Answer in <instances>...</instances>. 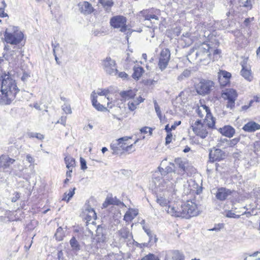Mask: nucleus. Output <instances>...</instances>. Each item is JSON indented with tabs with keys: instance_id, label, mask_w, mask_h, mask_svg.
Returning a JSON list of instances; mask_svg holds the SVG:
<instances>
[{
	"instance_id": "nucleus-52",
	"label": "nucleus",
	"mask_w": 260,
	"mask_h": 260,
	"mask_svg": "<svg viewBox=\"0 0 260 260\" xmlns=\"http://www.w3.org/2000/svg\"><path fill=\"white\" fill-rule=\"evenodd\" d=\"M59 48V46L58 44H57L55 46H54V47H53V54H54V55L55 57V59L56 61V63L58 64H59V62L58 61V58L56 55V51L58 50Z\"/></svg>"
},
{
	"instance_id": "nucleus-20",
	"label": "nucleus",
	"mask_w": 260,
	"mask_h": 260,
	"mask_svg": "<svg viewBox=\"0 0 260 260\" xmlns=\"http://www.w3.org/2000/svg\"><path fill=\"white\" fill-rule=\"evenodd\" d=\"M79 7L81 12L84 14H89L93 11L91 5L86 1L79 3Z\"/></svg>"
},
{
	"instance_id": "nucleus-11",
	"label": "nucleus",
	"mask_w": 260,
	"mask_h": 260,
	"mask_svg": "<svg viewBox=\"0 0 260 260\" xmlns=\"http://www.w3.org/2000/svg\"><path fill=\"white\" fill-rule=\"evenodd\" d=\"M222 98L228 100L226 107L232 109L235 106V102L237 97V92L233 89H227L222 93Z\"/></svg>"
},
{
	"instance_id": "nucleus-55",
	"label": "nucleus",
	"mask_w": 260,
	"mask_h": 260,
	"mask_svg": "<svg viewBox=\"0 0 260 260\" xmlns=\"http://www.w3.org/2000/svg\"><path fill=\"white\" fill-rule=\"evenodd\" d=\"M244 260H257L256 253H253L252 254L248 255L245 257Z\"/></svg>"
},
{
	"instance_id": "nucleus-12",
	"label": "nucleus",
	"mask_w": 260,
	"mask_h": 260,
	"mask_svg": "<svg viewBox=\"0 0 260 260\" xmlns=\"http://www.w3.org/2000/svg\"><path fill=\"white\" fill-rule=\"evenodd\" d=\"M214 86V83L211 80H201L196 86V90L200 94H207Z\"/></svg>"
},
{
	"instance_id": "nucleus-7",
	"label": "nucleus",
	"mask_w": 260,
	"mask_h": 260,
	"mask_svg": "<svg viewBox=\"0 0 260 260\" xmlns=\"http://www.w3.org/2000/svg\"><path fill=\"white\" fill-rule=\"evenodd\" d=\"M197 112L201 118H203L205 116V120L207 121V125L209 127H213L215 125V120L212 116L210 110L207 106L206 105L199 106L197 110Z\"/></svg>"
},
{
	"instance_id": "nucleus-1",
	"label": "nucleus",
	"mask_w": 260,
	"mask_h": 260,
	"mask_svg": "<svg viewBox=\"0 0 260 260\" xmlns=\"http://www.w3.org/2000/svg\"><path fill=\"white\" fill-rule=\"evenodd\" d=\"M156 188L159 190L165 191L162 195L157 196L156 202L160 206L166 208L165 210L168 214L186 219L198 215L199 210L195 203L187 201L178 207L176 203L172 202L177 191L175 188L174 191L167 189H161L160 187Z\"/></svg>"
},
{
	"instance_id": "nucleus-42",
	"label": "nucleus",
	"mask_w": 260,
	"mask_h": 260,
	"mask_svg": "<svg viewBox=\"0 0 260 260\" xmlns=\"http://www.w3.org/2000/svg\"><path fill=\"white\" fill-rule=\"evenodd\" d=\"M99 3L106 9L111 7L113 4L112 0H99Z\"/></svg>"
},
{
	"instance_id": "nucleus-57",
	"label": "nucleus",
	"mask_w": 260,
	"mask_h": 260,
	"mask_svg": "<svg viewBox=\"0 0 260 260\" xmlns=\"http://www.w3.org/2000/svg\"><path fill=\"white\" fill-rule=\"evenodd\" d=\"M173 137V135L172 133L167 134V136L166 138V144H169L171 143L172 141V139Z\"/></svg>"
},
{
	"instance_id": "nucleus-23",
	"label": "nucleus",
	"mask_w": 260,
	"mask_h": 260,
	"mask_svg": "<svg viewBox=\"0 0 260 260\" xmlns=\"http://www.w3.org/2000/svg\"><path fill=\"white\" fill-rule=\"evenodd\" d=\"M171 257L173 260H184V256L178 251L168 252L166 255L165 260H170Z\"/></svg>"
},
{
	"instance_id": "nucleus-34",
	"label": "nucleus",
	"mask_w": 260,
	"mask_h": 260,
	"mask_svg": "<svg viewBox=\"0 0 260 260\" xmlns=\"http://www.w3.org/2000/svg\"><path fill=\"white\" fill-rule=\"evenodd\" d=\"M95 95H100V96H105L107 98V100L109 101L110 99L109 97L108 96V94L110 92V91L108 89H98L95 92Z\"/></svg>"
},
{
	"instance_id": "nucleus-30",
	"label": "nucleus",
	"mask_w": 260,
	"mask_h": 260,
	"mask_svg": "<svg viewBox=\"0 0 260 260\" xmlns=\"http://www.w3.org/2000/svg\"><path fill=\"white\" fill-rule=\"evenodd\" d=\"M133 70V77L135 79L138 80L143 74L144 69L142 67L135 66Z\"/></svg>"
},
{
	"instance_id": "nucleus-2",
	"label": "nucleus",
	"mask_w": 260,
	"mask_h": 260,
	"mask_svg": "<svg viewBox=\"0 0 260 260\" xmlns=\"http://www.w3.org/2000/svg\"><path fill=\"white\" fill-rule=\"evenodd\" d=\"M172 166H167L165 169L158 168L159 172H155L152 178L155 187H160L161 189H167L174 191L175 183L176 182L172 178L173 173L175 175V166L174 164L170 163Z\"/></svg>"
},
{
	"instance_id": "nucleus-24",
	"label": "nucleus",
	"mask_w": 260,
	"mask_h": 260,
	"mask_svg": "<svg viewBox=\"0 0 260 260\" xmlns=\"http://www.w3.org/2000/svg\"><path fill=\"white\" fill-rule=\"evenodd\" d=\"M138 211L134 209H129L124 216V220L126 222L131 221L137 215Z\"/></svg>"
},
{
	"instance_id": "nucleus-45",
	"label": "nucleus",
	"mask_w": 260,
	"mask_h": 260,
	"mask_svg": "<svg viewBox=\"0 0 260 260\" xmlns=\"http://www.w3.org/2000/svg\"><path fill=\"white\" fill-rule=\"evenodd\" d=\"M62 110L67 114L72 113L70 105L68 103H65L61 107Z\"/></svg>"
},
{
	"instance_id": "nucleus-14",
	"label": "nucleus",
	"mask_w": 260,
	"mask_h": 260,
	"mask_svg": "<svg viewBox=\"0 0 260 260\" xmlns=\"http://www.w3.org/2000/svg\"><path fill=\"white\" fill-rule=\"evenodd\" d=\"M131 139V137L126 136L113 141L111 144V148L113 151L112 153L118 154L121 150H124L126 145L125 142Z\"/></svg>"
},
{
	"instance_id": "nucleus-17",
	"label": "nucleus",
	"mask_w": 260,
	"mask_h": 260,
	"mask_svg": "<svg viewBox=\"0 0 260 260\" xmlns=\"http://www.w3.org/2000/svg\"><path fill=\"white\" fill-rule=\"evenodd\" d=\"M232 191L224 187H220L217 189L215 193L216 198L220 201L225 200L231 195Z\"/></svg>"
},
{
	"instance_id": "nucleus-32",
	"label": "nucleus",
	"mask_w": 260,
	"mask_h": 260,
	"mask_svg": "<svg viewBox=\"0 0 260 260\" xmlns=\"http://www.w3.org/2000/svg\"><path fill=\"white\" fill-rule=\"evenodd\" d=\"M64 161L68 169H73L75 166V160L71 156H67L64 158Z\"/></svg>"
},
{
	"instance_id": "nucleus-25",
	"label": "nucleus",
	"mask_w": 260,
	"mask_h": 260,
	"mask_svg": "<svg viewBox=\"0 0 260 260\" xmlns=\"http://www.w3.org/2000/svg\"><path fill=\"white\" fill-rule=\"evenodd\" d=\"M102 227L98 226L96 230V240L98 242H104L106 240V236Z\"/></svg>"
},
{
	"instance_id": "nucleus-47",
	"label": "nucleus",
	"mask_w": 260,
	"mask_h": 260,
	"mask_svg": "<svg viewBox=\"0 0 260 260\" xmlns=\"http://www.w3.org/2000/svg\"><path fill=\"white\" fill-rule=\"evenodd\" d=\"M88 220L89 221L92 219L95 220L96 218V213L93 209L88 210V213L87 214Z\"/></svg>"
},
{
	"instance_id": "nucleus-15",
	"label": "nucleus",
	"mask_w": 260,
	"mask_h": 260,
	"mask_svg": "<svg viewBox=\"0 0 260 260\" xmlns=\"http://www.w3.org/2000/svg\"><path fill=\"white\" fill-rule=\"evenodd\" d=\"M225 156V153L220 149L211 150L209 153V159L212 162L222 160Z\"/></svg>"
},
{
	"instance_id": "nucleus-59",
	"label": "nucleus",
	"mask_w": 260,
	"mask_h": 260,
	"mask_svg": "<svg viewBox=\"0 0 260 260\" xmlns=\"http://www.w3.org/2000/svg\"><path fill=\"white\" fill-rule=\"evenodd\" d=\"M106 200L107 202H108L110 205L116 204L115 200L112 197H107Z\"/></svg>"
},
{
	"instance_id": "nucleus-48",
	"label": "nucleus",
	"mask_w": 260,
	"mask_h": 260,
	"mask_svg": "<svg viewBox=\"0 0 260 260\" xmlns=\"http://www.w3.org/2000/svg\"><path fill=\"white\" fill-rule=\"evenodd\" d=\"M141 260H159V258L153 254H149L144 257Z\"/></svg>"
},
{
	"instance_id": "nucleus-26",
	"label": "nucleus",
	"mask_w": 260,
	"mask_h": 260,
	"mask_svg": "<svg viewBox=\"0 0 260 260\" xmlns=\"http://www.w3.org/2000/svg\"><path fill=\"white\" fill-rule=\"evenodd\" d=\"M136 91L135 90H128L126 91H123L120 93V95L124 100H128L133 99L136 95Z\"/></svg>"
},
{
	"instance_id": "nucleus-62",
	"label": "nucleus",
	"mask_w": 260,
	"mask_h": 260,
	"mask_svg": "<svg viewBox=\"0 0 260 260\" xmlns=\"http://www.w3.org/2000/svg\"><path fill=\"white\" fill-rule=\"evenodd\" d=\"M253 103V100H251L250 102H249V103L248 105H244L243 106H242L241 107L242 108V110H246L247 109H248L252 105V104Z\"/></svg>"
},
{
	"instance_id": "nucleus-13",
	"label": "nucleus",
	"mask_w": 260,
	"mask_h": 260,
	"mask_svg": "<svg viewBox=\"0 0 260 260\" xmlns=\"http://www.w3.org/2000/svg\"><path fill=\"white\" fill-rule=\"evenodd\" d=\"M191 128L193 132L202 138L206 137L208 132L206 129V125L203 124L201 120H197L194 124H192Z\"/></svg>"
},
{
	"instance_id": "nucleus-63",
	"label": "nucleus",
	"mask_w": 260,
	"mask_h": 260,
	"mask_svg": "<svg viewBox=\"0 0 260 260\" xmlns=\"http://www.w3.org/2000/svg\"><path fill=\"white\" fill-rule=\"evenodd\" d=\"M30 77V75L27 74V73H25L24 72L22 75V76L21 77V80L23 81V82H25V81L27 80V79Z\"/></svg>"
},
{
	"instance_id": "nucleus-31",
	"label": "nucleus",
	"mask_w": 260,
	"mask_h": 260,
	"mask_svg": "<svg viewBox=\"0 0 260 260\" xmlns=\"http://www.w3.org/2000/svg\"><path fill=\"white\" fill-rule=\"evenodd\" d=\"M118 233L121 238L124 239H128L129 237H132V234L126 228L121 229L118 231Z\"/></svg>"
},
{
	"instance_id": "nucleus-61",
	"label": "nucleus",
	"mask_w": 260,
	"mask_h": 260,
	"mask_svg": "<svg viewBox=\"0 0 260 260\" xmlns=\"http://www.w3.org/2000/svg\"><path fill=\"white\" fill-rule=\"evenodd\" d=\"M4 8H0V17L4 18L8 16V14L4 12Z\"/></svg>"
},
{
	"instance_id": "nucleus-37",
	"label": "nucleus",
	"mask_w": 260,
	"mask_h": 260,
	"mask_svg": "<svg viewBox=\"0 0 260 260\" xmlns=\"http://www.w3.org/2000/svg\"><path fill=\"white\" fill-rule=\"evenodd\" d=\"M75 188H73V189H70L69 190L68 192H66L64 193L63 197L62 199L63 201H66L67 202H69L70 199L75 194Z\"/></svg>"
},
{
	"instance_id": "nucleus-40",
	"label": "nucleus",
	"mask_w": 260,
	"mask_h": 260,
	"mask_svg": "<svg viewBox=\"0 0 260 260\" xmlns=\"http://www.w3.org/2000/svg\"><path fill=\"white\" fill-rule=\"evenodd\" d=\"M254 0H240V5L244 7L251 9L252 7V3Z\"/></svg>"
},
{
	"instance_id": "nucleus-46",
	"label": "nucleus",
	"mask_w": 260,
	"mask_h": 260,
	"mask_svg": "<svg viewBox=\"0 0 260 260\" xmlns=\"http://www.w3.org/2000/svg\"><path fill=\"white\" fill-rule=\"evenodd\" d=\"M190 75V71L188 70H184L183 73L178 77V80L182 81L185 78L188 77Z\"/></svg>"
},
{
	"instance_id": "nucleus-28",
	"label": "nucleus",
	"mask_w": 260,
	"mask_h": 260,
	"mask_svg": "<svg viewBox=\"0 0 260 260\" xmlns=\"http://www.w3.org/2000/svg\"><path fill=\"white\" fill-rule=\"evenodd\" d=\"M241 75L246 80L250 81L252 80V76L250 67L242 69L241 71Z\"/></svg>"
},
{
	"instance_id": "nucleus-22",
	"label": "nucleus",
	"mask_w": 260,
	"mask_h": 260,
	"mask_svg": "<svg viewBox=\"0 0 260 260\" xmlns=\"http://www.w3.org/2000/svg\"><path fill=\"white\" fill-rule=\"evenodd\" d=\"M91 99L92 106L98 111H103L107 110V108L98 102V96L95 95V91H93L91 94Z\"/></svg>"
},
{
	"instance_id": "nucleus-18",
	"label": "nucleus",
	"mask_w": 260,
	"mask_h": 260,
	"mask_svg": "<svg viewBox=\"0 0 260 260\" xmlns=\"http://www.w3.org/2000/svg\"><path fill=\"white\" fill-rule=\"evenodd\" d=\"M242 129L246 132H254L260 129V124L254 121H250L243 126Z\"/></svg>"
},
{
	"instance_id": "nucleus-3",
	"label": "nucleus",
	"mask_w": 260,
	"mask_h": 260,
	"mask_svg": "<svg viewBox=\"0 0 260 260\" xmlns=\"http://www.w3.org/2000/svg\"><path fill=\"white\" fill-rule=\"evenodd\" d=\"M0 95V104L2 105H10L15 99L16 94L19 89L17 86L15 80L9 75L5 74L3 77L1 84Z\"/></svg>"
},
{
	"instance_id": "nucleus-49",
	"label": "nucleus",
	"mask_w": 260,
	"mask_h": 260,
	"mask_svg": "<svg viewBox=\"0 0 260 260\" xmlns=\"http://www.w3.org/2000/svg\"><path fill=\"white\" fill-rule=\"evenodd\" d=\"M239 140H240V139L238 138H235L234 139H233L229 141L228 145L230 147H233L238 143Z\"/></svg>"
},
{
	"instance_id": "nucleus-50",
	"label": "nucleus",
	"mask_w": 260,
	"mask_h": 260,
	"mask_svg": "<svg viewBox=\"0 0 260 260\" xmlns=\"http://www.w3.org/2000/svg\"><path fill=\"white\" fill-rule=\"evenodd\" d=\"M254 151L257 154L260 155V142L256 141L254 143Z\"/></svg>"
},
{
	"instance_id": "nucleus-36",
	"label": "nucleus",
	"mask_w": 260,
	"mask_h": 260,
	"mask_svg": "<svg viewBox=\"0 0 260 260\" xmlns=\"http://www.w3.org/2000/svg\"><path fill=\"white\" fill-rule=\"evenodd\" d=\"M141 100L138 101H134V102H129L128 104V108L131 111H134L137 108V106L140 103H142L144 101V99L142 98H140Z\"/></svg>"
},
{
	"instance_id": "nucleus-44",
	"label": "nucleus",
	"mask_w": 260,
	"mask_h": 260,
	"mask_svg": "<svg viewBox=\"0 0 260 260\" xmlns=\"http://www.w3.org/2000/svg\"><path fill=\"white\" fill-rule=\"evenodd\" d=\"M55 236L56 237V239L58 241H61L62 240L63 235V229L62 228L59 227L57 229Z\"/></svg>"
},
{
	"instance_id": "nucleus-53",
	"label": "nucleus",
	"mask_w": 260,
	"mask_h": 260,
	"mask_svg": "<svg viewBox=\"0 0 260 260\" xmlns=\"http://www.w3.org/2000/svg\"><path fill=\"white\" fill-rule=\"evenodd\" d=\"M248 60V57H245L243 58V60L241 61V65L242 66V69L250 67V66L249 64H248V63H247Z\"/></svg>"
},
{
	"instance_id": "nucleus-56",
	"label": "nucleus",
	"mask_w": 260,
	"mask_h": 260,
	"mask_svg": "<svg viewBox=\"0 0 260 260\" xmlns=\"http://www.w3.org/2000/svg\"><path fill=\"white\" fill-rule=\"evenodd\" d=\"M26 160L30 164H32L35 162V158L29 154H27L26 155Z\"/></svg>"
},
{
	"instance_id": "nucleus-41",
	"label": "nucleus",
	"mask_w": 260,
	"mask_h": 260,
	"mask_svg": "<svg viewBox=\"0 0 260 260\" xmlns=\"http://www.w3.org/2000/svg\"><path fill=\"white\" fill-rule=\"evenodd\" d=\"M27 136L28 138H36L39 140H43L44 139V136L40 133H33V132H28L27 133Z\"/></svg>"
},
{
	"instance_id": "nucleus-39",
	"label": "nucleus",
	"mask_w": 260,
	"mask_h": 260,
	"mask_svg": "<svg viewBox=\"0 0 260 260\" xmlns=\"http://www.w3.org/2000/svg\"><path fill=\"white\" fill-rule=\"evenodd\" d=\"M153 103H154L155 112L156 113V114H157V116L158 117L160 121H162L163 117H162V116L161 114V112L160 107L158 106L156 100L153 101Z\"/></svg>"
},
{
	"instance_id": "nucleus-35",
	"label": "nucleus",
	"mask_w": 260,
	"mask_h": 260,
	"mask_svg": "<svg viewBox=\"0 0 260 260\" xmlns=\"http://www.w3.org/2000/svg\"><path fill=\"white\" fill-rule=\"evenodd\" d=\"M70 243L73 250L77 251L80 250V245L75 237L70 240Z\"/></svg>"
},
{
	"instance_id": "nucleus-9",
	"label": "nucleus",
	"mask_w": 260,
	"mask_h": 260,
	"mask_svg": "<svg viewBox=\"0 0 260 260\" xmlns=\"http://www.w3.org/2000/svg\"><path fill=\"white\" fill-rule=\"evenodd\" d=\"M19 46L16 47L15 46H14L13 49H11V46L9 45H5L4 50L8 52L3 53V57L10 62L16 61L18 60L19 54Z\"/></svg>"
},
{
	"instance_id": "nucleus-38",
	"label": "nucleus",
	"mask_w": 260,
	"mask_h": 260,
	"mask_svg": "<svg viewBox=\"0 0 260 260\" xmlns=\"http://www.w3.org/2000/svg\"><path fill=\"white\" fill-rule=\"evenodd\" d=\"M175 164L182 171V172L185 171V161H183L181 158H177L175 159Z\"/></svg>"
},
{
	"instance_id": "nucleus-54",
	"label": "nucleus",
	"mask_w": 260,
	"mask_h": 260,
	"mask_svg": "<svg viewBox=\"0 0 260 260\" xmlns=\"http://www.w3.org/2000/svg\"><path fill=\"white\" fill-rule=\"evenodd\" d=\"M80 160L81 169L83 170H85L87 168L86 160L82 157H80Z\"/></svg>"
},
{
	"instance_id": "nucleus-64",
	"label": "nucleus",
	"mask_w": 260,
	"mask_h": 260,
	"mask_svg": "<svg viewBox=\"0 0 260 260\" xmlns=\"http://www.w3.org/2000/svg\"><path fill=\"white\" fill-rule=\"evenodd\" d=\"M117 74L118 76L121 78L124 79L127 77V74H126L125 72H120L118 74L117 73Z\"/></svg>"
},
{
	"instance_id": "nucleus-33",
	"label": "nucleus",
	"mask_w": 260,
	"mask_h": 260,
	"mask_svg": "<svg viewBox=\"0 0 260 260\" xmlns=\"http://www.w3.org/2000/svg\"><path fill=\"white\" fill-rule=\"evenodd\" d=\"M143 229L144 230L145 233L147 234L149 238V242L156 243L157 241V238L155 235H154L150 230L146 228L144 226L143 227Z\"/></svg>"
},
{
	"instance_id": "nucleus-19",
	"label": "nucleus",
	"mask_w": 260,
	"mask_h": 260,
	"mask_svg": "<svg viewBox=\"0 0 260 260\" xmlns=\"http://www.w3.org/2000/svg\"><path fill=\"white\" fill-rule=\"evenodd\" d=\"M15 161V159L11 158L8 156L2 155L0 156V168L3 169H7L10 165L14 164Z\"/></svg>"
},
{
	"instance_id": "nucleus-43",
	"label": "nucleus",
	"mask_w": 260,
	"mask_h": 260,
	"mask_svg": "<svg viewBox=\"0 0 260 260\" xmlns=\"http://www.w3.org/2000/svg\"><path fill=\"white\" fill-rule=\"evenodd\" d=\"M145 20L150 21L151 23H155L156 21L158 20V17L154 14H149L145 16Z\"/></svg>"
},
{
	"instance_id": "nucleus-60",
	"label": "nucleus",
	"mask_w": 260,
	"mask_h": 260,
	"mask_svg": "<svg viewBox=\"0 0 260 260\" xmlns=\"http://www.w3.org/2000/svg\"><path fill=\"white\" fill-rule=\"evenodd\" d=\"M66 119H67V117H66L62 116L60 118V120L57 122V123H60L61 124H62L64 126H65L66 125Z\"/></svg>"
},
{
	"instance_id": "nucleus-58",
	"label": "nucleus",
	"mask_w": 260,
	"mask_h": 260,
	"mask_svg": "<svg viewBox=\"0 0 260 260\" xmlns=\"http://www.w3.org/2000/svg\"><path fill=\"white\" fill-rule=\"evenodd\" d=\"M151 131H152V129L148 127H143L141 129H140V132L141 133H144V134H146V133H147L148 132H149L150 133V134H151Z\"/></svg>"
},
{
	"instance_id": "nucleus-27",
	"label": "nucleus",
	"mask_w": 260,
	"mask_h": 260,
	"mask_svg": "<svg viewBox=\"0 0 260 260\" xmlns=\"http://www.w3.org/2000/svg\"><path fill=\"white\" fill-rule=\"evenodd\" d=\"M24 168L20 164H18L14 166V168L10 171V173L13 175L21 177L22 176V172Z\"/></svg>"
},
{
	"instance_id": "nucleus-21",
	"label": "nucleus",
	"mask_w": 260,
	"mask_h": 260,
	"mask_svg": "<svg viewBox=\"0 0 260 260\" xmlns=\"http://www.w3.org/2000/svg\"><path fill=\"white\" fill-rule=\"evenodd\" d=\"M219 131L222 135L229 138L232 137L235 133V129L230 125H225L220 128Z\"/></svg>"
},
{
	"instance_id": "nucleus-16",
	"label": "nucleus",
	"mask_w": 260,
	"mask_h": 260,
	"mask_svg": "<svg viewBox=\"0 0 260 260\" xmlns=\"http://www.w3.org/2000/svg\"><path fill=\"white\" fill-rule=\"evenodd\" d=\"M231 74L225 71H220L218 73V78L221 86H226L230 83Z\"/></svg>"
},
{
	"instance_id": "nucleus-10",
	"label": "nucleus",
	"mask_w": 260,
	"mask_h": 260,
	"mask_svg": "<svg viewBox=\"0 0 260 260\" xmlns=\"http://www.w3.org/2000/svg\"><path fill=\"white\" fill-rule=\"evenodd\" d=\"M171 53L169 49L165 48L161 50L159 56L158 67L159 69L163 71L165 70L170 61Z\"/></svg>"
},
{
	"instance_id": "nucleus-51",
	"label": "nucleus",
	"mask_w": 260,
	"mask_h": 260,
	"mask_svg": "<svg viewBox=\"0 0 260 260\" xmlns=\"http://www.w3.org/2000/svg\"><path fill=\"white\" fill-rule=\"evenodd\" d=\"M226 216L230 218H239L240 215H237L232 211H228L226 213Z\"/></svg>"
},
{
	"instance_id": "nucleus-6",
	"label": "nucleus",
	"mask_w": 260,
	"mask_h": 260,
	"mask_svg": "<svg viewBox=\"0 0 260 260\" xmlns=\"http://www.w3.org/2000/svg\"><path fill=\"white\" fill-rule=\"evenodd\" d=\"M126 18L121 15H117L112 17L110 19V24L112 27L124 32L128 29L126 24Z\"/></svg>"
},
{
	"instance_id": "nucleus-5",
	"label": "nucleus",
	"mask_w": 260,
	"mask_h": 260,
	"mask_svg": "<svg viewBox=\"0 0 260 260\" xmlns=\"http://www.w3.org/2000/svg\"><path fill=\"white\" fill-rule=\"evenodd\" d=\"M4 40L7 44L19 46L24 39V36L18 26L10 25L4 32Z\"/></svg>"
},
{
	"instance_id": "nucleus-4",
	"label": "nucleus",
	"mask_w": 260,
	"mask_h": 260,
	"mask_svg": "<svg viewBox=\"0 0 260 260\" xmlns=\"http://www.w3.org/2000/svg\"><path fill=\"white\" fill-rule=\"evenodd\" d=\"M212 48L205 42L196 43L188 54V59L190 61L196 60L197 62H202L205 65L208 64L212 59Z\"/></svg>"
},
{
	"instance_id": "nucleus-8",
	"label": "nucleus",
	"mask_w": 260,
	"mask_h": 260,
	"mask_svg": "<svg viewBox=\"0 0 260 260\" xmlns=\"http://www.w3.org/2000/svg\"><path fill=\"white\" fill-rule=\"evenodd\" d=\"M102 66L107 74L111 76L117 75V69L115 61L109 57H106L102 62Z\"/></svg>"
},
{
	"instance_id": "nucleus-29",
	"label": "nucleus",
	"mask_w": 260,
	"mask_h": 260,
	"mask_svg": "<svg viewBox=\"0 0 260 260\" xmlns=\"http://www.w3.org/2000/svg\"><path fill=\"white\" fill-rule=\"evenodd\" d=\"M194 181H193L192 180L190 179L189 180H188L183 185L184 192H185L186 193H189L191 191H194L195 187L190 186L191 184H192V185H194Z\"/></svg>"
}]
</instances>
